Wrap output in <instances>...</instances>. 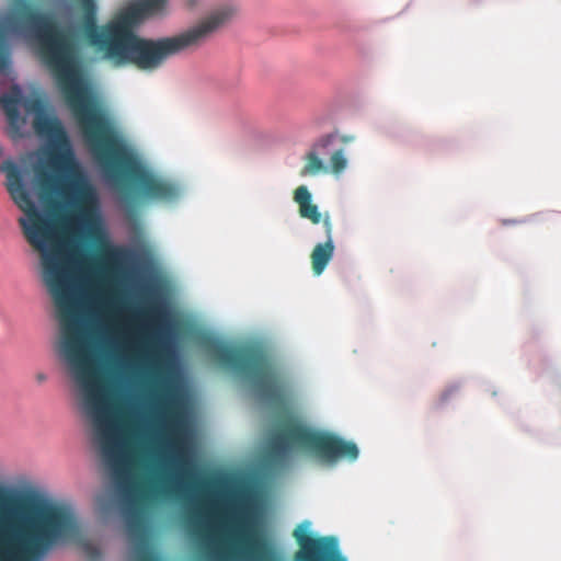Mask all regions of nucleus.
I'll use <instances>...</instances> for the list:
<instances>
[{
  "label": "nucleus",
  "instance_id": "obj_1",
  "mask_svg": "<svg viewBox=\"0 0 561 561\" xmlns=\"http://www.w3.org/2000/svg\"><path fill=\"white\" fill-rule=\"evenodd\" d=\"M24 23L38 38L42 58L64 93L104 178L124 194L126 201L134 188L147 199L176 202L181 196L180 185L150 170L114 122L90 99L75 46L59 30L54 16L30 11L24 15Z\"/></svg>",
  "mask_w": 561,
  "mask_h": 561
},
{
  "label": "nucleus",
  "instance_id": "obj_2",
  "mask_svg": "<svg viewBox=\"0 0 561 561\" xmlns=\"http://www.w3.org/2000/svg\"><path fill=\"white\" fill-rule=\"evenodd\" d=\"M1 171L10 197L24 214L19 218L23 234L41 254L42 278L61 325L60 352L84 394H110L91 358L80 319L78 293L83 260L67 249L56 222L37 208L18 164L5 161Z\"/></svg>",
  "mask_w": 561,
  "mask_h": 561
},
{
  "label": "nucleus",
  "instance_id": "obj_3",
  "mask_svg": "<svg viewBox=\"0 0 561 561\" xmlns=\"http://www.w3.org/2000/svg\"><path fill=\"white\" fill-rule=\"evenodd\" d=\"M0 105L7 116L9 126L20 130L25 125V118L20 113V105L34 114L33 128L35 133L49 142V163L65 178L46 172L38 174L41 190L48 195H57L70 208L62 217L66 227L78 228L89 234H94L100 227V197L95 186L80 168L68 134L60 119L46 112L42 98H24L18 84L10 91L0 94Z\"/></svg>",
  "mask_w": 561,
  "mask_h": 561
},
{
  "label": "nucleus",
  "instance_id": "obj_4",
  "mask_svg": "<svg viewBox=\"0 0 561 561\" xmlns=\"http://www.w3.org/2000/svg\"><path fill=\"white\" fill-rule=\"evenodd\" d=\"M82 12L79 33L82 39L116 67L134 65L140 70H154L169 57L198 47L233 14L230 8L211 12L197 25L170 37L147 39L135 27L146 19L140 4L128 5L104 25H98L95 0H75Z\"/></svg>",
  "mask_w": 561,
  "mask_h": 561
},
{
  "label": "nucleus",
  "instance_id": "obj_5",
  "mask_svg": "<svg viewBox=\"0 0 561 561\" xmlns=\"http://www.w3.org/2000/svg\"><path fill=\"white\" fill-rule=\"evenodd\" d=\"M79 534L77 515L69 505L34 499L21 518L0 514V561H43L50 550Z\"/></svg>",
  "mask_w": 561,
  "mask_h": 561
},
{
  "label": "nucleus",
  "instance_id": "obj_6",
  "mask_svg": "<svg viewBox=\"0 0 561 561\" xmlns=\"http://www.w3.org/2000/svg\"><path fill=\"white\" fill-rule=\"evenodd\" d=\"M141 314L148 318L156 329H159V324L162 320V312L157 306H150ZM144 355L149 359L154 377V401L161 415L163 416L165 424L172 434L171 446L175 454L173 461L176 468V472L173 479H167V485H171V482L179 484L184 479L192 477L191 462L186 458L182 448V442L180 433L183 425V413L181 411V399L176 388L165 379L161 374L160 357H159V332L156 330L152 337L144 343Z\"/></svg>",
  "mask_w": 561,
  "mask_h": 561
},
{
  "label": "nucleus",
  "instance_id": "obj_7",
  "mask_svg": "<svg viewBox=\"0 0 561 561\" xmlns=\"http://www.w3.org/2000/svg\"><path fill=\"white\" fill-rule=\"evenodd\" d=\"M293 447L329 463H334L341 458L353 461L358 457L355 443L333 433L316 430L297 420L285 422L272 437L267 454L270 462L282 465Z\"/></svg>",
  "mask_w": 561,
  "mask_h": 561
},
{
  "label": "nucleus",
  "instance_id": "obj_8",
  "mask_svg": "<svg viewBox=\"0 0 561 561\" xmlns=\"http://www.w3.org/2000/svg\"><path fill=\"white\" fill-rule=\"evenodd\" d=\"M206 348L221 367L249 379L262 399L271 403L283 401L284 388L280 377L261 348L256 346L234 347L216 340L208 341Z\"/></svg>",
  "mask_w": 561,
  "mask_h": 561
},
{
  "label": "nucleus",
  "instance_id": "obj_9",
  "mask_svg": "<svg viewBox=\"0 0 561 561\" xmlns=\"http://www.w3.org/2000/svg\"><path fill=\"white\" fill-rule=\"evenodd\" d=\"M226 543V550L214 554L211 561H283L241 511L232 515Z\"/></svg>",
  "mask_w": 561,
  "mask_h": 561
},
{
  "label": "nucleus",
  "instance_id": "obj_10",
  "mask_svg": "<svg viewBox=\"0 0 561 561\" xmlns=\"http://www.w3.org/2000/svg\"><path fill=\"white\" fill-rule=\"evenodd\" d=\"M311 523L304 520L293 533L298 545L293 561H347L335 536H314Z\"/></svg>",
  "mask_w": 561,
  "mask_h": 561
},
{
  "label": "nucleus",
  "instance_id": "obj_11",
  "mask_svg": "<svg viewBox=\"0 0 561 561\" xmlns=\"http://www.w3.org/2000/svg\"><path fill=\"white\" fill-rule=\"evenodd\" d=\"M323 227L325 229L327 240L324 243H318L310 255L312 272L314 275L319 276L323 273L327 265L333 257L334 253V243L332 239V222L328 213L324 214L323 218Z\"/></svg>",
  "mask_w": 561,
  "mask_h": 561
},
{
  "label": "nucleus",
  "instance_id": "obj_12",
  "mask_svg": "<svg viewBox=\"0 0 561 561\" xmlns=\"http://www.w3.org/2000/svg\"><path fill=\"white\" fill-rule=\"evenodd\" d=\"M335 135L329 134L319 138L314 142L312 150L306 154V164L300 171L301 176L317 175L321 172H328V167L324 165L319 156L325 153L327 148L335 140Z\"/></svg>",
  "mask_w": 561,
  "mask_h": 561
},
{
  "label": "nucleus",
  "instance_id": "obj_13",
  "mask_svg": "<svg viewBox=\"0 0 561 561\" xmlns=\"http://www.w3.org/2000/svg\"><path fill=\"white\" fill-rule=\"evenodd\" d=\"M294 201L298 204L299 215L302 218L309 219L314 225L323 222L324 216L322 217L318 206L312 203L311 194L307 186L300 185L295 190Z\"/></svg>",
  "mask_w": 561,
  "mask_h": 561
},
{
  "label": "nucleus",
  "instance_id": "obj_14",
  "mask_svg": "<svg viewBox=\"0 0 561 561\" xmlns=\"http://www.w3.org/2000/svg\"><path fill=\"white\" fill-rule=\"evenodd\" d=\"M127 525L130 535L138 540V545L136 548V561H156L151 551L149 550L145 533V526L140 517L137 515L129 517Z\"/></svg>",
  "mask_w": 561,
  "mask_h": 561
},
{
  "label": "nucleus",
  "instance_id": "obj_15",
  "mask_svg": "<svg viewBox=\"0 0 561 561\" xmlns=\"http://www.w3.org/2000/svg\"><path fill=\"white\" fill-rule=\"evenodd\" d=\"M347 168V158L345 150L340 148L332 152L329 161L328 171H331L333 174L339 175L345 171Z\"/></svg>",
  "mask_w": 561,
  "mask_h": 561
},
{
  "label": "nucleus",
  "instance_id": "obj_16",
  "mask_svg": "<svg viewBox=\"0 0 561 561\" xmlns=\"http://www.w3.org/2000/svg\"><path fill=\"white\" fill-rule=\"evenodd\" d=\"M138 3L146 18H149L161 12L167 4V0H139Z\"/></svg>",
  "mask_w": 561,
  "mask_h": 561
},
{
  "label": "nucleus",
  "instance_id": "obj_17",
  "mask_svg": "<svg viewBox=\"0 0 561 561\" xmlns=\"http://www.w3.org/2000/svg\"><path fill=\"white\" fill-rule=\"evenodd\" d=\"M35 380L38 382V383H43L47 380V375L44 374V373H37L35 375Z\"/></svg>",
  "mask_w": 561,
  "mask_h": 561
},
{
  "label": "nucleus",
  "instance_id": "obj_18",
  "mask_svg": "<svg viewBox=\"0 0 561 561\" xmlns=\"http://www.w3.org/2000/svg\"><path fill=\"white\" fill-rule=\"evenodd\" d=\"M340 139L342 142L346 144V142L353 141L354 137L353 136H342Z\"/></svg>",
  "mask_w": 561,
  "mask_h": 561
},
{
  "label": "nucleus",
  "instance_id": "obj_19",
  "mask_svg": "<svg viewBox=\"0 0 561 561\" xmlns=\"http://www.w3.org/2000/svg\"><path fill=\"white\" fill-rule=\"evenodd\" d=\"M108 257H110L111 260H115V259H116V253H115V252H111V253H110V255H108Z\"/></svg>",
  "mask_w": 561,
  "mask_h": 561
},
{
  "label": "nucleus",
  "instance_id": "obj_20",
  "mask_svg": "<svg viewBox=\"0 0 561 561\" xmlns=\"http://www.w3.org/2000/svg\"><path fill=\"white\" fill-rule=\"evenodd\" d=\"M95 275H96L98 277H101V272H100V271H95Z\"/></svg>",
  "mask_w": 561,
  "mask_h": 561
},
{
  "label": "nucleus",
  "instance_id": "obj_21",
  "mask_svg": "<svg viewBox=\"0 0 561 561\" xmlns=\"http://www.w3.org/2000/svg\"><path fill=\"white\" fill-rule=\"evenodd\" d=\"M190 4L193 5L194 4V1L193 0H190Z\"/></svg>",
  "mask_w": 561,
  "mask_h": 561
}]
</instances>
